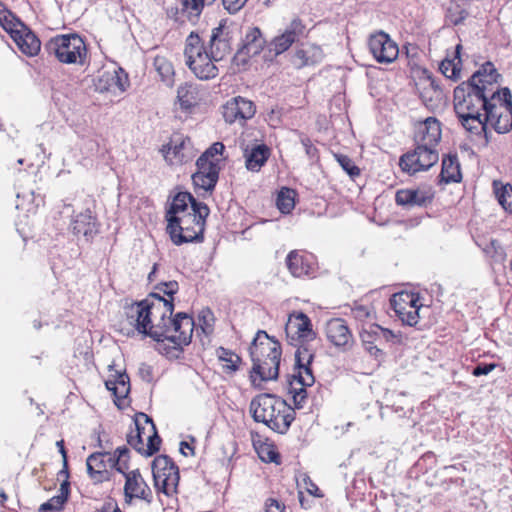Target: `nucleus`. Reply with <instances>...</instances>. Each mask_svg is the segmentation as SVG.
Masks as SVG:
<instances>
[{
  "label": "nucleus",
  "instance_id": "f257e3e1",
  "mask_svg": "<svg viewBox=\"0 0 512 512\" xmlns=\"http://www.w3.org/2000/svg\"><path fill=\"white\" fill-rule=\"evenodd\" d=\"M501 75L487 61L453 92V108L461 126L470 134H484L490 126L497 133L512 129V95L500 88Z\"/></svg>",
  "mask_w": 512,
  "mask_h": 512
},
{
  "label": "nucleus",
  "instance_id": "f03ea898",
  "mask_svg": "<svg viewBox=\"0 0 512 512\" xmlns=\"http://www.w3.org/2000/svg\"><path fill=\"white\" fill-rule=\"evenodd\" d=\"M285 334L288 344L296 349L295 373L289 379V393L295 406L301 408L307 399L306 388L315 382L311 363L316 352L317 332L308 315L292 311L285 324Z\"/></svg>",
  "mask_w": 512,
  "mask_h": 512
},
{
  "label": "nucleus",
  "instance_id": "7ed1b4c3",
  "mask_svg": "<svg viewBox=\"0 0 512 512\" xmlns=\"http://www.w3.org/2000/svg\"><path fill=\"white\" fill-rule=\"evenodd\" d=\"M249 353L252 361L249 378L253 385L277 379L282 356L281 343L277 339L264 330H258Z\"/></svg>",
  "mask_w": 512,
  "mask_h": 512
},
{
  "label": "nucleus",
  "instance_id": "20e7f679",
  "mask_svg": "<svg viewBox=\"0 0 512 512\" xmlns=\"http://www.w3.org/2000/svg\"><path fill=\"white\" fill-rule=\"evenodd\" d=\"M250 412L256 422H261L271 430L284 434L295 419L294 409L279 396L261 393L250 402Z\"/></svg>",
  "mask_w": 512,
  "mask_h": 512
},
{
  "label": "nucleus",
  "instance_id": "39448f33",
  "mask_svg": "<svg viewBox=\"0 0 512 512\" xmlns=\"http://www.w3.org/2000/svg\"><path fill=\"white\" fill-rule=\"evenodd\" d=\"M209 207L203 202H193V211L168 218L167 232L173 244L180 246L190 242H200L204 238Z\"/></svg>",
  "mask_w": 512,
  "mask_h": 512
},
{
  "label": "nucleus",
  "instance_id": "423d86ee",
  "mask_svg": "<svg viewBox=\"0 0 512 512\" xmlns=\"http://www.w3.org/2000/svg\"><path fill=\"white\" fill-rule=\"evenodd\" d=\"M184 62L194 76L200 80L214 79L219 74L218 61L212 59V54L207 50L200 36L191 32L184 45Z\"/></svg>",
  "mask_w": 512,
  "mask_h": 512
},
{
  "label": "nucleus",
  "instance_id": "0eeeda50",
  "mask_svg": "<svg viewBox=\"0 0 512 512\" xmlns=\"http://www.w3.org/2000/svg\"><path fill=\"white\" fill-rule=\"evenodd\" d=\"M45 49L63 64L83 65L88 54L84 39L77 34L57 35L45 44Z\"/></svg>",
  "mask_w": 512,
  "mask_h": 512
},
{
  "label": "nucleus",
  "instance_id": "6e6552de",
  "mask_svg": "<svg viewBox=\"0 0 512 512\" xmlns=\"http://www.w3.org/2000/svg\"><path fill=\"white\" fill-rule=\"evenodd\" d=\"M134 425V429L127 434V443L144 456H152L158 452L162 440L153 420L140 412L135 415Z\"/></svg>",
  "mask_w": 512,
  "mask_h": 512
},
{
  "label": "nucleus",
  "instance_id": "1a4fd4ad",
  "mask_svg": "<svg viewBox=\"0 0 512 512\" xmlns=\"http://www.w3.org/2000/svg\"><path fill=\"white\" fill-rule=\"evenodd\" d=\"M151 469L157 495L176 497L179 492L180 472L173 459L164 454L158 455L152 461Z\"/></svg>",
  "mask_w": 512,
  "mask_h": 512
},
{
  "label": "nucleus",
  "instance_id": "9d476101",
  "mask_svg": "<svg viewBox=\"0 0 512 512\" xmlns=\"http://www.w3.org/2000/svg\"><path fill=\"white\" fill-rule=\"evenodd\" d=\"M147 317H149V337L157 342L164 335L165 325L174 311V303L171 299H165L160 293H150L146 297Z\"/></svg>",
  "mask_w": 512,
  "mask_h": 512
},
{
  "label": "nucleus",
  "instance_id": "9b49d317",
  "mask_svg": "<svg viewBox=\"0 0 512 512\" xmlns=\"http://www.w3.org/2000/svg\"><path fill=\"white\" fill-rule=\"evenodd\" d=\"M159 151L169 166H182L191 162L197 155L191 137L180 131L173 132Z\"/></svg>",
  "mask_w": 512,
  "mask_h": 512
},
{
  "label": "nucleus",
  "instance_id": "f8f14e48",
  "mask_svg": "<svg viewBox=\"0 0 512 512\" xmlns=\"http://www.w3.org/2000/svg\"><path fill=\"white\" fill-rule=\"evenodd\" d=\"M268 44L259 27H249L245 32L240 48L233 57V65L239 70L245 69L250 59L259 55L265 48L266 52L264 58L272 59L273 57H269Z\"/></svg>",
  "mask_w": 512,
  "mask_h": 512
},
{
  "label": "nucleus",
  "instance_id": "ddd939ff",
  "mask_svg": "<svg viewBox=\"0 0 512 512\" xmlns=\"http://www.w3.org/2000/svg\"><path fill=\"white\" fill-rule=\"evenodd\" d=\"M439 161L438 149L427 148L414 144V149L402 154L399 158V168L409 176L428 171Z\"/></svg>",
  "mask_w": 512,
  "mask_h": 512
},
{
  "label": "nucleus",
  "instance_id": "4468645a",
  "mask_svg": "<svg viewBox=\"0 0 512 512\" xmlns=\"http://www.w3.org/2000/svg\"><path fill=\"white\" fill-rule=\"evenodd\" d=\"M390 307L403 325L414 327L419 322L423 304L418 293L401 291L392 295Z\"/></svg>",
  "mask_w": 512,
  "mask_h": 512
},
{
  "label": "nucleus",
  "instance_id": "2eb2a0df",
  "mask_svg": "<svg viewBox=\"0 0 512 512\" xmlns=\"http://www.w3.org/2000/svg\"><path fill=\"white\" fill-rule=\"evenodd\" d=\"M194 329V318L185 312H179L168 319L161 341L166 340L174 344L175 348L182 349L191 343Z\"/></svg>",
  "mask_w": 512,
  "mask_h": 512
},
{
  "label": "nucleus",
  "instance_id": "dca6fc26",
  "mask_svg": "<svg viewBox=\"0 0 512 512\" xmlns=\"http://www.w3.org/2000/svg\"><path fill=\"white\" fill-rule=\"evenodd\" d=\"M309 29L299 16H295L284 30L273 37L268 44L269 57H276L288 51L301 38L307 37Z\"/></svg>",
  "mask_w": 512,
  "mask_h": 512
},
{
  "label": "nucleus",
  "instance_id": "f3484780",
  "mask_svg": "<svg viewBox=\"0 0 512 512\" xmlns=\"http://www.w3.org/2000/svg\"><path fill=\"white\" fill-rule=\"evenodd\" d=\"M153 490L144 478L139 468L131 470L124 478L123 502L125 505H132L135 502H143L150 505L153 502Z\"/></svg>",
  "mask_w": 512,
  "mask_h": 512
},
{
  "label": "nucleus",
  "instance_id": "a211bd4d",
  "mask_svg": "<svg viewBox=\"0 0 512 512\" xmlns=\"http://www.w3.org/2000/svg\"><path fill=\"white\" fill-rule=\"evenodd\" d=\"M222 116L226 123L243 126L246 122L252 119L257 111V106L254 101L243 97L235 96L227 100L221 107Z\"/></svg>",
  "mask_w": 512,
  "mask_h": 512
},
{
  "label": "nucleus",
  "instance_id": "6ab92c4d",
  "mask_svg": "<svg viewBox=\"0 0 512 512\" xmlns=\"http://www.w3.org/2000/svg\"><path fill=\"white\" fill-rule=\"evenodd\" d=\"M367 45L373 58L380 64H390L398 58V44L383 31L371 34Z\"/></svg>",
  "mask_w": 512,
  "mask_h": 512
},
{
  "label": "nucleus",
  "instance_id": "aec40b11",
  "mask_svg": "<svg viewBox=\"0 0 512 512\" xmlns=\"http://www.w3.org/2000/svg\"><path fill=\"white\" fill-rule=\"evenodd\" d=\"M146 304L145 298L124 307L125 320L122 322L121 331H126L127 335L138 332L139 334L149 336V317H147Z\"/></svg>",
  "mask_w": 512,
  "mask_h": 512
},
{
  "label": "nucleus",
  "instance_id": "412c9836",
  "mask_svg": "<svg viewBox=\"0 0 512 512\" xmlns=\"http://www.w3.org/2000/svg\"><path fill=\"white\" fill-rule=\"evenodd\" d=\"M285 264L295 278L312 277L317 270L316 257L305 249L291 250L285 258Z\"/></svg>",
  "mask_w": 512,
  "mask_h": 512
},
{
  "label": "nucleus",
  "instance_id": "4be33fe9",
  "mask_svg": "<svg viewBox=\"0 0 512 512\" xmlns=\"http://www.w3.org/2000/svg\"><path fill=\"white\" fill-rule=\"evenodd\" d=\"M441 123L435 117H428L417 123L414 133V144L427 148L438 149L441 141Z\"/></svg>",
  "mask_w": 512,
  "mask_h": 512
},
{
  "label": "nucleus",
  "instance_id": "5701e85b",
  "mask_svg": "<svg viewBox=\"0 0 512 512\" xmlns=\"http://www.w3.org/2000/svg\"><path fill=\"white\" fill-rule=\"evenodd\" d=\"M324 52L321 46L305 42L296 46L290 55V63L296 69L315 66L322 62Z\"/></svg>",
  "mask_w": 512,
  "mask_h": 512
},
{
  "label": "nucleus",
  "instance_id": "b1692460",
  "mask_svg": "<svg viewBox=\"0 0 512 512\" xmlns=\"http://www.w3.org/2000/svg\"><path fill=\"white\" fill-rule=\"evenodd\" d=\"M89 479L94 484H101L111 479V463L109 452H94L86 459Z\"/></svg>",
  "mask_w": 512,
  "mask_h": 512
},
{
  "label": "nucleus",
  "instance_id": "393cba45",
  "mask_svg": "<svg viewBox=\"0 0 512 512\" xmlns=\"http://www.w3.org/2000/svg\"><path fill=\"white\" fill-rule=\"evenodd\" d=\"M197 171L192 175V181L197 192H212L218 182L221 167L196 161Z\"/></svg>",
  "mask_w": 512,
  "mask_h": 512
},
{
  "label": "nucleus",
  "instance_id": "a878e982",
  "mask_svg": "<svg viewBox=\"0 0 512 512\" xmlns=\"http://www.w3.org/2000/svg\"><path fill=\"white\" fill-rule=\"evenodd\" d=\"M420 98L425 106L434 108L442 103L445 98L444 91L438 81L431 75L426 74L417 83Z\"/></svg>",
  "mask_w": 512,
  "mask_h": 512
},
{
  "label": "nucleus",
  "instance_id": "bb28decb",
  "mask_svg": "<svg viewBox=\"0 0 512 512\" xmlns=\"http://www.w3.org/2000/svg\"><path fill=\"white\" fill-rule=\"evenodd\" d=\"M328 341L336 347H348L353 343V335L346 321L342 318H332L325 325Z\"/></svg>",
  "mask_w": 512,
  "mask_h": 512
},
{
  "label": "nucleus",
  "instance_id": "cd10ccee",
  "mask_svg": "<svg viewBox=\"0 0 512 512\" xmlns=\"http://www.w3.org/2000/svg\"><path fill=\"white\" fill-rule=\"evenodd\" d=\"M231 37L223 24L212 29L209 40V51L214 61H222L231 53Z\"/></svg>",
  "mask_w": 512,
  "mask_h": 512
},
{
  "label": "nucleus",
  "instance_id": "c85d7f7f",
  "mask_svg": "<svg viewBox=\"0 0 512 512\" xmlns=\"http://www.w3.org/2000/svg\"><path fill=\"white\" fill-rule=\"evenodd\" d=\"M271 156V149L266 144L247 145L243 149L245 167L251 172H259Z\"/></svg>",
  "mask_w": 512,
  "mask_h": 512
},
{
  "label": "nucleus",
  "instance_id": "c756f323",
  "mask_svg": "<svg viewBox=\"0 0 512 512\" xmlns=\"http://www.w3.org/2000/svg\"><path fill=\"white\" fill-rule=\"evenodd\" d=\"M111 378L105 381L107 390L111 391L114 396V402L118 407H122L125 403L128 394L130 393V379L129 376L123 372L114 371Z\"/></svg>",
  "mask_w": 512,
  "mask_h": 512
},
{
  "label": "nucleus",
  "instance_id": "7c9ffc66",
  "mask_svg": "<svg viewBox=\"0 0 512 512\" xmlns=\"http://www.w3.org/2000/svg\"><path fill=\"white\" fill-rule=\"evenodd\" d=\"M11 38L19 50L29 57L36 56L41 49L39 38L25 24Z\"/></svg>",
  "mask_w": 512,
  "mask_h": 512
},
{
  "label": "nucleus",
  "instance_id": "2f4dec72",
  "mask_svg": "<svg viewBox=\"0 0 512 512\" xmlns=\"http://www.w3.org/2000/svg\"><path fill=\"white\" fill-rule=\"evenodd\" d=\"M462 171L457 154L444 155L442 158L439 184L460 183Z\"/></svg>",
  "mask_w": 512,
  "mask_h": 512
},
{
  "label": "nucleus",
  "instance_id": "473e14b6",
  "mask_svg": "<svg viewBox=\"0 0 512 512\" xmlns=\"http://www.w3.org/2000/svg\"><path fill=\"white\" fill-rule=\"evenodd\" d=\"M70 226L74 235H82L87 240L97 233V220L89 209L77 214L73 218Z\"/></svg>",
  "mask_w": 512,
  "mask_h": 512
},
{
  "label": "nucleus",
  "instance_id": "72a5a7b5",
  "mask_svg": "<svg viewBox=\"0 0 512 512\" xmlns=\"http://www.w3.org/2000/svg\"><path fill=\"white\" fill-rule=\"evenodd\" d=\"M433 195L420 189H400L395 194V202L399 206H424L431 202Z\"/></svg>",
  "mask_w": 512,
  "mask_h": 512
},
{
  "label": "nucleus",
  "instance_id": "f704fd0d",
  "mask_svg": "<svg viewBox=\"0 0 512 512\" xmlns=\"http://www.w3.org/2000/svg\"><path fill=\"white\" fill-rule=\"evenodd\" d=\"M218 363L225 375L232 376L240 370L243 360L240 355L231 349L218 347L215 351Z\"/></svg>",
  "mask_w": 512,
  "mask_h": 512
},
{
  "label": "nucleus",
  "instance_id": "c9c22d12",
  "mask_svg": "<svg viewBox=\"0 0 512 512\" xmlns=\"http://www.w3.org/2000/svg\"><path fill=\"white\" fill-rule=\"evenodd\" d=\"M462 45L457 44L454 51L441 61L439 70L448 79L458 80L461 78L462 60L460 57Z\"/></svg>",
  "mask_w": 512,
  "mask_h": 512
},
{
  "label": "nucleus",
  "instance_id": "e433bc0d",
  "mask_svg": "<svg viewBox=\"0 0 512 512\" xmlns=\"http://www.w3.org/2000/svg\"><path fill=\"white\" fill-rule=\"evenodd\" d=\"M177 100L183 111L190 112L199 103L198 88L192 83L181 84L177 89Z\"/></svg>",
  "mask_w": 512,
  "mask_h": 512
},
{
  "label": "nucleus",
  "instance_id": "4c0bfd02",
  "mask_svg": "<svg viewBox=\"0 0 512 512\" xmlns=\"http://www.w3.org/2000/svg\"><path fill=\"white\" fill-rule=\"evenodd\" d=\"M193 202H197L193 196L188 192H179L177 193L170 205L166 213V220L168 218H172L173 216L179 217L184 213H190L188 211V205L191 204V210L193 211Z\"/></svg>",
  "mask_w": 512,
  "mask_h": 512
},
{
  "label": "nucleus",
  "instance_id": "58836bf2",
  "mask_svg": "<svg viewBox=\"0 0 512 512\" xmlns=\"http://www.w3.org/2000/svg\"><path fill=\"white\" fill-rule=\"evenodd\" d=\"M253 445L259 458L266 463L281 464V455L278 452L276 445L268 441H255Z\"/></svg>",
  "mask_w": 512,
  "mask_h": 512
},
{
  "label": "nucleus",
  "instance_id": "ea45409f",
  "mask_svg": "<svg viewBox=\"0 0 512 512\" xmlns=\"http://www.w3.org/2000/svg\"><path fill=\"white\" fill-rule=\"evenodd\" d=\"M153 65L161 80L166 84L171 85L173 83L175 71L168 54H157L154 57Z\"/></svg>",
  "mask_w": 512,
  "mask_h": 512
},
{
  "label": "nucleus",
  "instance_id": "a19ab883",
  "mask_svg": "<svg viewBox=\"0 0 512 512\" xmlns=\"http://www.w3.org/2000/svg\"><path fill=\"white\" fill-rule=\"evenodd\" d=\"M24 23L7 6L0 2V26L10 35L17 34Z\"/></svg>",
  "mask_w": 512,
  "mask_h": 512
},
{
  "label": "nucleus",
  "instance_id": "79ce46f5",
  "mask_svg": "<svg viewBox=\"0 0 512 512\" xmlns=\"http://www.w3.org/2000/svg\"><path fill=\"white\" fill-rule=\"evenodd\" d=\"M111 468L120 473L123 478L131 473L129 466V449L125 446L118 447L113 454L110 453Z\"/></svg>",
  "mask_w": 512,
  "mask_h": 512
},
{
  "label": "nucleus",
  "instance_id": "37998d69",
  "mask_svg": "<svg viewBox=\"0 0 512 512\" xmlns=\"http://www.w3.org/2000/svg\"><path fill=\"white\" fill-rule=\"evenodd\" d=\"M111 468L120 473L123 478L131 473L129 466V449L125 446L118 447L113 454L110 453Z\"/></svg>",
  "mask_w": 512,
  "mask_h": 512
},
{
  "label": "nucleus",
  "instance_id": "c03bdc74",
  "mask_svg": "<svg viewBox=\"0 0 512 512\" xmlns=\"http://www.w3.org/2000/svg\"><path fill=\"white\" fill-rule=\"evenodd\" d=\"M111 468L120 473L123 478L131 473L129 466V449L125 446L118 447L113 454L110 453Z\"/></svg>",
  "mask_w": 512,
  "mask_h": 512
},
{
  "label": "nucleus",
  "instance_id": "a18cd8bd",
  "mask_svg": "<svg viewBox=\"0 0 512 512\" xmlns=\"http://www.w3.org/2000/svg\"><path fill=\"white\" fill-rule=\"evenodd\" d=\"M296 192L294 189L283 187L276 199L277 208L283 214H289L295 207Z\"/></svg>",
  "mask_w": 512,
  "mask_h": 512
},
{
  "label": "nucleus",
  "instance_id": "49530a36",
  "mask_svg": "<svg viewBox=\"0 0 512 512\" xmlns=\"http://www.w3.org/2000/svg\"><path fill=\"white\" fill-rule=\"evenodd\" d=\"M225 151V145L222 142L213 143L205 152L197 159V161L206 163V164H215L216 166H220L221 161L223 160L222 156Z\"/></svg>",
  "mask_w": 512,
  "mask_h": 512
},
{
  "label": "nucleus",
  "instance_id": "de8ad7c7",
  "mask_svg": "<svg viewBox=\"0 0 512 512\" xmlns=\"http://www.w3.org/2000/svg\"><path fill=\"white\" fill-rule=\"evenodd\" d=\"M118 88L120 91H124V86L121 82L120 77L117 72H104L98 79V88L103 90H112L114 88Z\"/></svg>",
  "mask_w": 512,
  "mask_h": 512
},
{
  "label": "nucleus",
  "instance_id": "09e8293b",
  "mask_svg": "<svg viewBox=\"0 0 512 512\" xmlns=\"http://www.w3.org/2000/svg\"><path fill=\"white\" fill-rule=\"evenodd\" d=\"M495 195L498 203L508 213H512V186L509 184L497 186L494 185Z\"/></svg>",
  "mask_w": 512,
  "mask_h": 512
},
{
  "label": "nucleus",
  "instance_id": "8fccbe9b",
  "mask_svg": "<svg viewBox=\"0 0 512 512\" xmlns=\"http://www.w3.org/2000/svg\"><path fill=\"white\" fill-rule=\"evenodd\" d=\"M198 325L201 332L209 337L214 332L215 327V316L209 309H202L198 315Z\"/></svg>",
  "mask_w": 512,
  "mask_h": 512
},
{
  "label": "nucleus",
  "instance_id": "3c124183",
  "mask_svg": "<svg viewBox=\"0 0 512 512\" xmlns=\"http://www.w3.org/2000/svg\"><path fill=\"white\" fill-rule=\"evenodd\" d=\"M334 158L351 179H356L361 175L360 168L348 155L336 153L334 154Z\"/></svg>",
  "mask_w": 512,
  "mask_h": 512
},
{
  "label": "nucleus",
  "instance_id": "603ef678",
  "mask_svg": "<svg viewBox=\"0 0 512 512\" xmlns=\"http://www.w3.org/2000/svg\"><path fill=\"white\" fill-rule=\"evenodd\" d=\"M153 293H160L165 299H171L174 303V295L179 290V284L177 281L161 282L155 286Z\"/></svg>",
  "mask_w": 512,
  "mask_h": 512
},
{
  "label": "nucleus",
  "instance_id": "864d4df0",
  "mask_svg": "<svg viewBox=\"0 0 512 512\" xmlns=\"http://www.w3.org/2000/svg\"><path fill=\"white\" fill-rule=\"evenodd\" d=\"M484 252L495 263L503 262L506 256L504 249L497 240H491L484 249Z\"/></svg>",
  "mask_w": 512,
  "mask_h": 512
},
{
  "label": "nucleus",
  "instance_id": "5fc2aeb1",
  "mask_svg": "<svg viewBox=\"0 0 512 512\" xmlns=\"http://www.w3.org/2000/svg\"><path fill=\"white\" fill-rule=\"evenodd\" d=\"M66 502L62 496H53L47 502L40 505L39 512L59 511Z\"/></svg>",
  "mask_w": 512,
  "mask_h": 512
},
{
  "label": "nucleus",
  "instance_id": "6e6d98bb",
  "mask_svg": "<svg viewBox=\"0 0 512 512\" xmlns=\"http://www.w3.org/2000/svg\"><path fill=\"white\" fill-rule=\"evenodd\" d=\"M352 315L359 321H366L372 318V309L367 305L356 304L352 308Z\"/></svg>",
  "mask_w": 512,
  "mask_h": 512
},
{
  "label": "nucleus",
  "instance_id": "4d7b16f0",
  "mask_svg": "<svg viewBox=\"0 0 512 512\" xmlns=\"http://www.w3.org/2000/svg\"><path fill=\"white\" fill-rule=\"evenodd\" d=\"M248 0H221L224 8L230 13L234 14L245 6Z\"/></svg>",
  "mask_w": 512,
  "mask_h": 512
},
{
  "label": "nucleus",
  "instance_id": "13d9d810",
  "mask_svg": "<svg viewBox=\"0 0 512 512\" xmlns=\"http://www.w3.org/2000/svg\"><path fill=\"white\" fill-rule=\"evenodd\" d=\"M265 512H286V506L275 498L265 501Z\"/></svg>",
  "mask_w": 512,
  "mask_h": 512
},
{
  "label": "nucleus",
  "instance_id": "bf43d9fd",
  "mask_svg": "<svg viewBox=\"0 0 512 512\" xmlns=\"http://www.w3.org/2000/svg\"><path fill=\"white\" fill-rule=\"evenodd\" d=\"M304 485H305L306 491L310 495H312L314 497H317V498H323L324 497V493L319 489L317 484L314 483L309 477L304 479Z\"/></svg>",
  "mask_w": 512,
  "mask_h": 512
},
{
  "label": "nucleus",
  "instance_id": "052dcab7",
  "mask_svg": "<svg viewBox=\"0 0 512 512\" xmlns=\"http://www.w3.org/2000/svg\"><path fill=\"white\" fill-rule=\"evenodd\" d=\"M496 366L497 365L495 363H489V364L481 363V364H478L473 369L472 375L475 376V377H479V376H482V375H487L490 372H492L496 368Z\"/></svg>",
  "mask_w": 512,
  "mask_h": 512
},
{
  "label": "nucleus",
  "instance_id": "680f3d73",
  "mask_svg": "<svg viewBox=\"0 0 512 512\" xmlns=\"http://www.w3.org/2000/svg\"><path fill=\"white\" fill-rule=\"evenodd\" d=\"M69 493H70V482L67 479H63L62 483L60 484V489H59L58 495L62 496V498H64L65 501H67Z\"/></svg>",
  "mask_w": 512,
  "mask_h": 512
},
{
  "label": "nucleus",
  "instance_id": "e2e57ef3",
  "mask_svg": "<svg viewBox=\"0 0 512 512\" xmlns=\"http://www.w3.org/2000/svg\"><path fill=\"white\" fill-rule=\"evenodd\" d=\"M110 510H112V512H123L119 508L118 504L113 501L106 502L101 508L100 512H109Z\"/></svg>",
  "mask_w": 512,
  "mask_h": 512
},
{
  "label": "nucleus",
  "instance_id": "0e129e2a",
  "mask_svg": "<svg viewBox=\"0 0 512 512\" xmlns=\"http://www.w3.org/2000/svg\"><path fill=\"white\" fill-rule=\"evenodd\" d=\"M194 442H195V439H194V438H192V443H188V442H186V441H182V442L180 443V450H181V452H182L185 456H187V455H188V453H187V452H185V449H188V450H189V454H190V455H194V454H195V452H194V446H193V443H194Z\"/></svg>",
  "mask_w": 512,
  "mask_h": 512
},
{
  "label": "nucleus",
  "instance_id": "69168bd1",
  "mask_svg": "<svg viewBox=\"0 0 512 512\" xmlns=\"http://www.w3.org/2000/svg\"><path fill=\"white\" fill-rule=\"evenodd\" d=\"M58 477L69 480L70 473H69L68 459L62 460V469L58 472Z\"/></svg>",
  "mask_w": 512,
  "mask_h": 512
},
{
  "label": "nucleus",
  "instance_id": "338daca9",
  "mask_svg": "<svg viewBox=\"0 0 512 512\" xmlns=\"http://www.w3.org/2000/svg\"><path fill=\"white\" fill-rule=\"evenodd\" d=\"M56 446L58 448V451L59 453L61 454L62 456V460H65V459H68V456H67V450L65 448V442H64V439H60L56 442Z\"/></svg>",
  "mask_w": 512,
  "mask_h": 512
},
{
  "label": "nucleus",
  "instance_id": "774afa93",
  "mask_svg": "<svg viewBox=\"0 0 512 512\" xmlns=\"http://www.w3.org/2000/svg\"><path fill=\"white\" fill-rule=\"evenodd\" d=\"M7 499H8L7 494L2 490L0 492V505L1 506H5V503H6Z\"/></svg>",
  "mask_w": 512,
  "mask_h": 512
}]
</instances>
